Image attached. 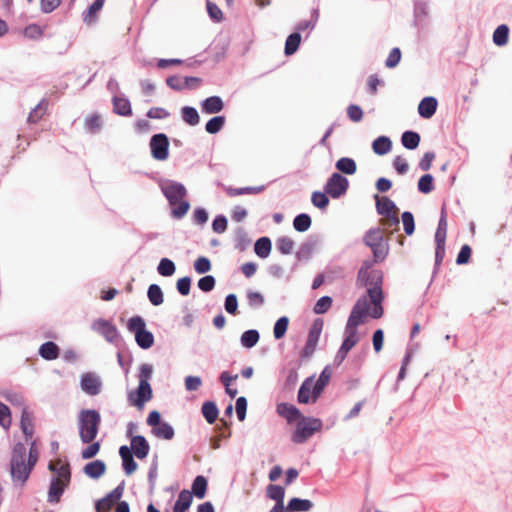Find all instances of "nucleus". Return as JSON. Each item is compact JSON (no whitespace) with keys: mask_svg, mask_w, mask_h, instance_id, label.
I'll list each match as a JSON object with an SVG mask.
<instances>
[{"mask_svg":"<svg viewBox=\"0 0 512 512\" xmlns=\"http://www.w3.org/2000/svg\"><path fill=\"white\" fill-rule=\"evenodd\" d=\"M150 149L153 158L165 160L168 157L169 139L166 134L159 133L151 137Z\"/></svg>","mask_w":512,"mask_h":512,"instance_id":"ddd939ff","label":"nucleus"},{"mask_svg":"<svg viewBox=\"0 0 512 512\" xmlns=\"http://www.w3.org/2000/svg\"><path fill=\"white\" fill-rule=\"evenodd\" d=\"M357 342L358 337H354L353 333H351V335L346 334V337L334 358L335 364L340 365L345 360L348 352L356 345Z\"/></svg>","mask_w":512,"mask_h":512,"instance_id":"4be33fe9","label":"nucleus"},{"mask_svg":"<svg viewBox=\"0 0 512 512\" xmlns=\"http://www.w3.org/2000/svg\"><path fill=\"white\" fill-rule=\"evenodd\" d=\"M392 148V141L387 136H380L372 143V149L379 156L386 155Z\"/></svg>","mask_w":512,"mask_h":512,"instance_id":"c85d7f7f","label":"nucleus"},{"mask_svg":"<svg viewBox=\"0 0 512 512\" xmlns=\"http://www.w3.org/2000/svg\"><path fill=\"white\" fill-rule=\"evenodd\" d=\"M81 389L90 396L100 394L102 389V381L99 375L94 372H86L81 375Z\"/></svg>","mask_w":512,"mask_h":512,"instance_id":"4468645a","label":"nucleus"},{"mask_svg":"<svg viewBox=\"0 0 512 512\" xmlns=\"http://www.w3.org/2000/svg\"><path fill=\"white\" fill-rule=\"evenodd\" d=\"M113 111L121 116H130L132 114L130 101L127 98L114 96Z\"/></svg>","mask_w":512,"mask_h":512,"instance_id":"cd10ccee","label":"nucleus"},{"mask_svg":"<svg viewBox=\"0 0 512 512\" xmlns=\"http://www.w3.org/2000/svg\"><path fill=\"white\" fill-rule=\"evenodd\" d=\"M433 176L431 174H424L418 181V190L422 193H430L433 190Z\"/></svg>","mask_w":512,"mask_h":512,"instance_id":"0e129e2a","label":"nucleus"},{"mask_svg":"<svg viewBox=\"0 0 512 512\" xmlns=\"http://www.w3.org/2000/svg\"><path fill=\"white\" fill-rule=\"evenodd\" d=\"M20 426L23 434L26 437V440L28 441L34 433V425L32 422V418L30 417V414L26 408H23L22 410Z\"/></svg>","mask_w":512,"mask_h":512,"instance_id":"f704fd0d","label":"nucleus"},{"mask_svg":"<svg viewBox=\"0 0 512 512\" xmlns=\"http://www.w3.org/2000/svg\"><path fill=\"white\" fill-rule=\"evenodd\" d=\"M265 190V185L247 186L241 188L225 187L226 193L231 196H239L244 194H259Z\"/></svg>","mask_w":512,"mask_h":512,"instance_id":"7c9ffc66","label":"nucleus"},{"mask_svg":"<svg viewBox=\"0 0 512 512\" xmlns=\"http://www.w3.org/2000/svg\"><path fill=\"white\" fill-rule=\"evenodd\" d=\"M26 446L22 442L14 445L10 460V474L14 485L23 486L31 474V466L25 463Z\"/></svg>","mask_w":512,"mask_h":512,"instance_id":"7ed1b4c3","label":"nucleus"},{"mask_svg":"<svg viewBox=\"0 0 512 512\" xmlns=\"http://www.w3.org/2000/svg\"><path fill=\"white\" fill-rule=\"evenodd\" d=\"M200 108L204 114H216L223 110L224 102L220 96H210L201 101Z\"/></svg>","mask_w":512,"mask_h":512,"instance_id":"6ab92c4d","label":"nucleus"},{"mask_svg":"<svg viewBox=\"0 0 512 512\" xmlns=\"http://www.w3.org/2000/svg\"><path fill=\"white\" fill-rule=\"evenodd\" d=\"M402 145L409 150H414L419 146L420 135L414 131H405L401 136Z\"/></svg>","mask_w":512,"mask_h":512,"instance_id":"58836bf2","label":"nucleus"},{"mask_svg":"<svg viewBox=\"0 0 512 512\" xmlns=\"http://www.w3.org/2000/svg\"><path fill=\"white\" fill-rule=\"evenodd\" d=\"M314 504L309 499L294 497L289 500L286 506V512H307L313 508Z\"/></svg>","mask_w":512,"mask_h":512,"instance_id":"393cba45","label":"nucleus"},{"mask_svg":"<svg viewBox=\"0 0 512 512\" xmlns=\"http://www.w3.org/2000/svg\"><path fill=\"white\" fill-rule=\"evenodd\" d=\"M301 42V35L299 32L290 34L285 42V54L293 55L299 48Z\"/></svg>","mask_w":512,"mask_h":512,"instance_id":"09e8293b","label":"nucleus"},{"mask_svg":"<svg viewBox=\"0 0 512 512\" xmlns=\"http://www.w3.org/2000/svg\"><path fill=\"white\" fill-rule=\"evenodd\" d=\"M216 284V279L213 275L203 276L198 280V288L203 292H210L214 289Z\"/></svg>","mask_w":512,"mask_h":512,"instance_id":"338daca9","label":"nucleus"},{"mask_svg":"<svg viewBox=\"0 0 512 512\" xmlns=\"http://www.w3.org/2000/svg\"><path fill=\"white\" fill-rule=\"evenodd\" d=\"M447 227H448L447 214H446L445 208L442 207L440 219H439L438 226H437V229L435 232V241H446Z\"/></svg>","mask_w":512,"mask_h":512,"instance_id":"37998d69","label":"nucleus"},{"mask_svg":"<svg viewBox=\"0 0 512 512\" xmlns=\"http://www.w3.org/2000/svg\"><path fill=\"white\" fill-rule=\"evenodd\" d=\"M61 470L59 478L52 477L50 482L47 501L52 504L60 501L62 494L70 484L71 471L67 468Z\"/></svg>","mask_w":512,"mask_h":512,"instance_id":"1a4fd4ad","label":"nucleus"},{"mask_svg":"<svg viewBox=\"0 0 512 512\" xmlns=\"http://www.w3.org/2000/svg\"><path fill=\"white\" fill-rule=\"evenodd\" d=\"M267 497L275 502L284 501L285 490L282 486L270 484L267 487Z\"/></svg>","mask_w":512,"mask_h":512,"instance_id":"680f3d73","label":"nucleus"},{"mask_svg":"<svg viewBox=\"0 0 512 512\" xmlns=\"http://www.w3.org/2000/svg\"><path fill=\"white\" fill-rule=\"evenodd\" d=\"M89 445L81 451V457L85 460L94 458L100 451V442L92 441Z\"/></svg>","mask_w":512,"mask_h":512,"instance_id":"69168bd1","label":"nucleus"},{"mask_svg":"<svg viewBox=\"0 0 512 512\" xmlns=\"http://www.w3.org/2000/svg\"><path fill=\"white\" fill-rule=\"evenodd\" d=\"M438 101L433 96L424 97L418 105V114L424 119H430L436 112Z\"/></svg>","mask_w":512,"mask_h":512,"instance_id":"aec40b11","label":"nucleus"},{"mask_svg":"<svg viewBox=\"0 0 512 512\" xmlns=\"http://www.w3.org/2000/svg\"><path fill=\"white\" fill-rule=\"evenodd\" d=\"M119 455L122 460V467L126 475L133 474L137 468L138 464L134 460V454H132V450L127 445H122L119 448Z\"/></svg>","mask_w":512,"mask_h":512,"instance_id":"dca6fc26","label":"nucleus"},{"mask_svg":"<svg viewBox=\"0 0 512 512\" xmlns=\"http://www.w3.org/2000/svg\"><path fill=\"white\" fill-rule=\"evenodd\" d=\"M153 374V366L149 363H143L139 368V384L136 390L137 397L133 399V393L129 394V400L132 401L133 405L138 408H142L144 404L151 400L153 392L149 379Z\"/></svg>","mask_w":512,"mask_h":512,"instance_id":"20e7f679","label":"nucleus"},{"mask_svg":"<svg viewBox=\"0 0 512 512\" xmlns=\"http://www.w3.org/2000/svg\"><path fill=\"white\" fill-rule=\"evenodd\" d=\"M272 243L270 238L264 236L260 237L254 245V251L260 258H267L270 255Z\"/></svg>","mask_w":512,"mask_h":512,"instance_id":"2f4dec72","label":"nucleus"},{"mask_svg":"<svg viewBox=\"0 0 512 512\" xmlns=\"http://www.w3.org/2000/svg\"><path fill=\"white\" fill-rule=\"evenodd\" d=\"M260 334L256 329H249L243 332L240 337V343L243 347L251 349L258 343Z\"/></svg>","mask_w":512,"mask_h":512,"instance_id":"c9c22d12","label":"nucleus"},{"mask_svg":"<svg viewBox=\"0 0 512 512\" xmlns=\"http://www.w3.org/2000/svg\"><path fill=\"white\" fill-rule=\"evenodd\" d=\"M208 482L206 477L198 475L195 477L192 483V496L194 495L198 499H203L206 495Z\"/></svg>","mask_w":512,"mask_h":512,"instance_id":"c756f323","label":"nucleus"},{"mask_svg":"<svg viewBox=\"0 0 512 512\" xmlns=\"http://www.w3.org/2000/svg\"><path fill=\"white\" fill-rule=\"evenodd\" d=\"M384 241L383 234L380 228H371L369 229L364 237L363 242L368 247H373L375 244L381 243Z\"/></svg>","mask_w":512,"mask_h":512,"instance_id":"a19ab883","label":"nucleus"},{"mask_svg":"<svg viewBox=\"0 0 512 512\" xmlns=\"http://www.w3.org/2000/svg\"><path fill=\"white\" fill-rule=\"evenodd\" d=\"M322 428V421L319 418L302 416L297 423L291 440L296 444L305 443L315 432Z\"/></svg>","mask_w":512,"mask_h":512,"instance_id":"0eeeda50","label":"nucleus"},{"mask_svg":"<svg viewBox=\"0 0 512 512\" xmlns=\"http://www.w3.org/2000/svg\"><path fill=\"white\" fill-rule=\"evenodd\" d=\"M201 412H202L205 420L209 424H213L217 420L218 415H219L218 407L214 401L204 402L202 405V408H201Z\"/></svg>","mask_w":512,"mask_h":512,"instance_id":"473e14b6","label":"nucleus"},{"mask_svg":"<svg viewBox=\"0 0 512 512\" xmlns=\"http://www.w3.org/2000/svg\"><path fill=\"white\" fill-rule=\"evenodd\" d=\"M313 384V377L306 378L303 383L301 384L299 391H298V402L307 404L310 401L311 396V386Z\"/></svg>","mask_w":512,"mask_h":512,"instance_id":"4c0bfd02","label":"nucleus"},{"mask_svg":"<svg viewBox=\"0 0 512 512\" xmlns=\"http://www.w3.org/2000/svg\"><path fill=\"white\" fill-rule=\"evenodd\" d=\"M224 308L227 313L231 315L238 314V299L237 296L233 293L228 294L225 298Z\"/></svg>","mask_w":512,"mask_h":512,"instance_id":"774afa93","label":"nucleus"},{"mask_svg":"<svg viewBox=\"0 0 512 512\" xmlns=\"http://www.w3.org/2000/svg\"><path fill=\"white\" fill-rule=\"evenodd\" d=\"M323 325L324 322L321 318L315 319L309 329L307 340L318 342L323 329Z\"/></svg>","mask_w":512,"mask_h":512,"instance_id":"864d4df0","label":"nucleus"},{"mask_svg":"<svg viewBox=\"0 0 512 512\" xmlns=\"http://www.w3.org/2000/svg\"><path fill=\"white\" fill-rule=\"evenodd\" d=\"M509 28L507 25H499L493 33V42L497 46H504L508 42Z\"/></svg>","mask_w":512,"mask_h":512,"instance_id":"de8ad7c7","label":"nucleus"},{"mask_svg":"<svg viewBox=\"0 0 512 512\" xmlns=\"http://www.w3.org/2000/svg\"><path fill=\"white\" fill-rule=\"evenodd\" d=\"M160 187L171 206H176L187 194L185 186L173 180L162 181Z\"/></svg>","mask_w":512,"mask_h":512,"instance_id":"9b49d317","label":"nucleus"},{"mask_svg":"<svg viewBox=\"0 0 512 512\" xmlns=\"http://www.w3.org/2000/svg\"><path fill=\"white\" fill-rule=\"evenodd\" d=\"M348 187V179L339 172H334L327 179V182L324 185V191L330 197L337 199L347 192Z\"/></svg>","mask_w":512,"mask_h":512,"instance_id":"9d476101","label":"nucleus"},{"mask_svg":"<svg viewBox=\"0 0 512 512\" xmlns=\"http://www.w3.org/2000/svg\"><path fill=\"white\" fill-rule=\"evenodd\" d=\"M182 119L190 126H196L200 123V116L196 108L184 106L181 109Z\"/></svg>","mask_w":512,"mask_h":512,"instance_id":"ea45409f","label":"nucleus"},{"mask_svg":"<svg viewBox=\"0 0 512 512\" xmlns=\"http://www.w3.org/2000/svg\"><path fill=\"white\" fill-rule=\"evenodd\" d=\"M276 411L280 416L284 417L289 423L302 417L300 410L296 406L286 402L279 403L277 405Z\"/></svg>","mask_w":512,"mask_h":512,"instance_id":"5701e85b","label":"nucleus"},{"mask_svg":"<svg viewBox=\"0 0 512 512\" xmlns=\"http://www.w3.org/2000/svg\"><path fill=\"white\" fill-rule=\"evenodd\" d=\"M329 195L324 192L315 191L312 193L311 201L312 204L319 208L325 209L329 205Z\"/></svg>","mask_w":512,"mask_h":512,"instance_id":"bf43d9fd","label":"nucleus"},{"mask_svg":"<svg viewBox=\"0 0 512 512\" xmlns=\"http://www.w3.org/2000/svg\"><path fill=\"white\" fill-rule=\"evenodd\" d=\"M158 273L163 277H170L176 271V266L169 258H162L157 267Z\"/></svg>","mask_w":512,"mask_h":512,"instance_id":"8fccbe9b","label":"nucleus"},{"mask_svg":"<svg viewBox=\"0 0 512 512\" xmlns=\"http://www.w3.org/2000/svg\"><path fill=\"white\" fill-rule=\"evenodd\" d=\"M288 325L289 318L287 316H282L276 321L273 329L275 339L279 340L284 337L288 329Z\"/></svg>","mask_w":512,"mask_h":512,"instance_id":"603ef678","label":"nucleus"},{"mask_svg":"<svg viewBox=\"0 0 512 512\" xmlns=\"http://www.w3.org/2000/svg\"><path fill=\"white\" fill-rule=\"evenodd\" d=\"M127 328L134 333L137 345L147 350L154 344V335L146 329V323L141 316H133L128 320Z\"/></svg>","mask_w":512,"mask_h":512,"instance_id":"39448f33","label":"nucleus"},{"mask_svg":"<svg viewBox=\"0 0 512 512\" xmlns=\"http://www.w3.org/2000/svg\"><path fill=\"white\" fill-rule=\"evenodd\" d=\"M369 308L370 305L367 296H361L352 308L345 327V334L351 335V333H353V336L357 337L356 328L363 323V320L367 315H370L371 311L369 312Z\"/></svg>","mask_w":512,"mask_h":512,"instance_id":"423d86ee","label":"nucleus"},{"mask_svg":"<svg viewBox=\"0 0 512 512\" xmlns=\"http://www.w3.org/2000/svg\"><path fill=\"white\" fill-rule=\"evenodd\" d=\"M312 224L311 217L306 213L298 214L293 220V227L297 232L307 231Z\"/></svg>","mask_w":512,"mask_h":512,"instance_id":"a18cd8bd","label":"nucleus"},{"mask_svg":"<svg viewBox=\"0 0 512 512\" xmlns=\"http://www.w3.org/2000/svg\"><path fill=\"white\" fill-rule=\"evenodd\" d=\"M101 415L95 409H83L78 413L77 426L82 443H91L98 435Z\"/></svg>","mask_w":512,"mask_h":512,"instance_id":"f03ea898","label":"nucleus"},{"mask_svg":"<svg viewBox=\"0 0 512 512\" xmlns=\"http://www.w3.org/2000/svg\"><path fill=\"white\" fill-rule=\"evenodd\" d=\"M401 219L406 235H412L415 231V220L413 214L409 211H405L402 213Z\"/></svg>","mask_w":512,"mask_h":512,"instance_id":"e2e57ef3","label":"nucleus"},{"mask_svg":"<svg viewBox=\"0 0 512 512\" xmlns=\"http://www.w3.org/2000/svg\"><path fill=\"white\" fill-rule=\"evenodd\" d=\"M276 247L282 254H290L294 248V241L288 236H282L277 239Z\"/></svg>","mask_w":512,"mask_h":512,"instance_id":"4d7b16f0","label":"nucleus"},{"mask_svg":"<svg viewBox=\"0 0 512 512\" xmlns=\"http://www.w3.org/2000/svg\"><path fill=\"white\" fill-rule=\"evenodd\" d=\"M376 197V210L379 215H382L384 219L381 220V224L385 228L396 227L399 228V217L397 215L398 208L394 201L388 197L379 198Z\"/></svg>","mask_w":512,"mask_h":512,"instance_id":"6e6552de","label":"nucleus"},{"mask_svg":"<svg viewBox=\"0 0 512 512\" xmlns=\"http://www.w3.org/2000/svg\"><path fill=\"white\" fill-rule=\"evenodd\" d=\"M83 472L91 479H98L106 472V464L103 460H94L87 463Z\"/></svg>","mask_w":512,"mask_h":512,"instance_id":"b1692460","label":"nucleus"},{"mask_svg":"<svg viewBox=\"0 0 512 512\" xmlns=\"http://www.w3.org/2000/svg\"><path fill=\"white\" fill-rule=\"evenodd\" d=\"M332 303L333 300L330 296H322L315 303L313 307V312L315 314H324L330 309Z\"/></svg>","mask_w":512,"mask_h":512,"instance_id":"13d9d810","label":"nucleus"},{"mask_svg":"<svg viewBox=\"0 0 512 512\" xmlns=\"http://www.w3.org/2000/svg\"><path fill=\"white\" fill-rule=\"evenodd\" d=\"M319 243L317 236H310L305 242H303L296 252V258L299 261H307L312 256L316 246Z\"/></svg>","mask_w":512,"mask_h":512,"instance_id":"a211bd4d","label":"nucleus"},{"mask_svg":"<svg viewBox=\"0 0 512 512\" xmlns=\"http://www.w3.org/2000/svg\"><path fill=\"white\" fill-rule=\"evenodd\" d=\"M84 126L88 132L92 134L98 133L102 128L101 116L98 114H93L86 117L84 121Z\"/></svg>","mask_w":512,"mask_h":512,"instance_id":"49530a36","label":"nucleus"},{"mask_svg":"<svg viewBox=\"0 0 512 512\" xmlns=\"http://www.w3.org/2000/svg\"><path fill=\"white\" fill-rule=\"evenodd\" d=\"M190 208V203L184 199L180 200L176 206H172L171 215L175 219L183 218Z\"/></svg>","mask_w":512,"mask_h":512,"instance_id":"052dcab7","label":"nucleus"},{"mask_svg":"<svg viewBox=\"0 0 512 512\" xmlns=\"http://www.w3.org/2000/svg\"><path fill=\"white\" fill-rule=\"evenodd\" d=\"M138 459H144L148 456L150 445L146 438L142 435H136L131 438V446L129 447Z\"/></svg>","mask_w":512,"mask_h":512,"instance_id":"f3484780","label":"nucleus"},{"mask_svg":"<svg viewBox=\"0 0 512 512\" xmlns=\"http://www.w3.org/2000/svg\"><path fill=\"white\" fill-rule=\"evenodd\" d=\"M147 297L154 306H159L164 302V295L158 284H151L147 290Z\"/></svg>","mask_w":512,"mask_h":512,"instance_id":"79ce46f5","label":"nucleus"},{"mask_svg":"<svg viewBox=\"0 0 512 512\" xmlns=\"http://www.w3.org/2000/svg\"><path fill=\"white\" fill-rule=\"evenodd\" d=\"M357 282L360 286L367 287V298L373 305L370 316L379 319L383 316L384 309L382 301L384 294L382 290L383 275L379 270L368 271L367 267H361L358 271Z\"/></svg>","mask_w":512,"mask_h":512,"instance_id":"f257e3e1","label":"nucleus"},{"mask_svg":"<svg viewBox=\"0 0 512 512\" xmlns=\"http://www.w3.org/2000/svg\"><path fill=\"white\" fill-rule=\"evenodd\" d=\"M371 250L374 256V262H380L383 261L388 255L389 247L388 244L383 241L381 243L375 244L373 247H371Z\"/></svg>","mask_w":512,"mask_h":512,"instance_id":"6e6d98bb","label":"nucleus"},{"mask_svg":"<svg viewBox=\"0 0 512 512\" xmlns=\"http://www.w3.org/2000/svg\"><path fill=\"white\" fill-rule=\"evenodd\" d=\"M59 347L53 341L43 343L39 348V355L45 360H55L59 356Z\"/></svg>","mask_w":512,"mask_h":512,"instance_id":"bb28decb","label":"nucleus"},{"mask_svg":"<svg viewBox=\"0 0 512 512\" xmlns=\"http://www.w3.org/2000/svg\"><path fill=\"white\" fill-rule=\"evenodd\" d=\"M224 116H215L211 118L205 125V130L209 134H217L224 127L225 124Z\"/></svg>","mask_w":512,"mask_h":512,"instance_id":"3c124183","label":"nucleus"},{"mask_svg":"<svg viewBox=\"0 0 512 512\" xmlns=\"http://www.w3.org/2000/svg\"><path fill=\"white\" fill-rule=\"evenodd\" d=\"M125 488V481L122 480L119 485L114 488L110 493H108L105 497L97 500L95 502V510L96 512H110L112 506L118 502L123 496Z\"/></svg>","mask_w":512,"mask_h":512,"instance_id":"f8f14e48","label":"nucleus"},{"mask_svg":"<svg viewBox=\"0 0 512 512\" xmlns=\"http://www.w3.org/2000/svg\"><path fill=\"white\" fill-rule=\"evenodd\" d=\"M331 378V371L329 366H326L319 375V378L313 385V389L311 392L312 400L315 402L323 392L325 386L328 384Z\"/></svg>","mask_w":512,"mask_h":512,"instance_id":"412c9836","label":"nucleus"},{"mask_svg":"<svg viewBox=\"0 0 512 512\" xmlns=\"http://www.w3.org/2000/svg\"><path fill=\"white\" fill-rule=\"evenodd\" d=\"M323 325L324 322L321 318L315 319L309 329L307 340L318 342L323 329Z\"/></svg>","mask_w":512,"mask_h":512,"instance_id":"5fc2aeb1","label":"nucleus"},{"mask_svg":"<svg viewBox=\"0 0 512 512\" xmlns=\"http://www.w3.org/2000/svg\"><path fill=\"white\" fill-rule=\"evenodd\" d=\"M91 328L101 334L108 342L113 343L118 338L116 326L105 319L95 320Z\"/></svg>","mask_w":512,"mask_h":512,"instance_id":"2eb2a0df","label":"nucleus"},{"mask_svg":"<svg viewBox=\"0 0 512 512\" xmlns=\"http://www.w3.org/2000/svg\"><path fill=\"white\" fill-rule=\"evenodd\" d=\"M152 433L160 439L171 440L175 435L174 428L168 423L163 421L160 425L152 428Z\"/></svg>","mask_w":512,"mask_h":512,"instance_id":"e433bc0d","label":"nucleus"},{"mask_svg":"<svg viewBox=\"0 0 512 512\" xmlns=\"http://www.w3.org/2000/svg\"><path fill=\"white\" fill-rule=\"evenodd\" d=\"M193 497L189 490H182L174 504L173 512H186L191 506Z\"/></svg>","mask_w":512,"mask_h":512,"instance_id":"a878e982","label":"nucleus"},{"mask_svg":"<svg viewBox=\"0 0 512 512\" xmlns=\"http://www.w3.org/2000/svg\"><path fill=\"white\" fill-rule=\"evenodd\" d=\"M251 244V239L249 238L247 232L243 227L237 228L235 232V248L239 251L246 250Z\"/></svg>","mask_w":512,"mask_h":512,"instance_id":"c03bdc74","label":"nucleus"},{"mask_svg":"<svg viewBox=\"0 0 512 512\" xmlns=\"http://www.w3.org/2000/svg\"><path fill=\"white\" fill-rule=\"evenodd\" d=\"M47 107L48 101L43 98L29 113L27 118L28 123H37L45 115Z\"/></svg>","mask_w":512,"mask_h":512,"instance_id":"72a5a7b5","label":"nucleus"}]
</instances>
